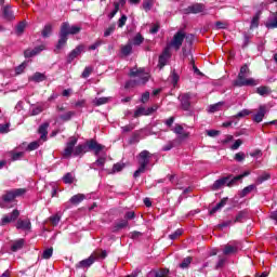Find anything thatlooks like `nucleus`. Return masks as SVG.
Listing matches in <instances>:
<instances>
[{
    "instance_id": "nucleus-1",
    "label": "nucleus",
    "mask_w": 277,
    "mask_h": 277,
    "mask_svg": "<svg viewBox=\"0 0 277 277\" xmlns=\"http://www.w3.org/2000/svg\"><path fill=\"white\" fill-rule=\"evenodd\" d=\"M184 40H185V32H183L182 30H179L173 36V39L168 43L162 54L159 56V61H158L159 68H163V66L168 64V60L172 56V54H170V49H174V51H180L181 47H183Z\"/></svg>"
},
{
    "instance_id": "nucleus-2",
    "label": "nucleus",
    "mask_w": 277,
    "mask_h": 277,
    "mask_svg": "<svg viewBox=\"0 0 277 277\" xmlns=\"http://www.w3.org/2000/svg\"><path fill=\"white\" fill-rule=\"evenodd\" d=\"M171 131L177 135L176 138L173 141H169L163 147L162 150L164 153H168V150H172V148H175V146H181L185 140L189 138V132L185 131L183 126L176 123Z\"/></svg>"
},
{
    "instance_id": "nucleus-3",
    "label": "nucleus",
    "mask_w": 277,
    "mask_h": 277,
    "mask_svg": "<svg viewBox=\"0 0 277 277\" xmlns=\"http://www.w3.org/2000/svg\"><path fill=\"white\" fill-rule=\"evenodd\" d=\"M130 77H135L136 79L130 80L126 83V88H135L137 85H145L148 81V74L144 71V68H133L130 71Z\"/></svg>"
},
{
    "instance_id": "nucleus-4",
    "label": "nucleus",
    "mask_w": 277,
    "mask_h": 277,
    "mask_svg": "<svg viewBox=\"0 0 277 277\" xmlns=\"http://www.w3.org/2000/svg\"><path fill=\"white\" fill-rule=\"evenodd\" d=\"M26 194H27V189L25 188H15V189L6 190L5 194H3L0 199V208L5 209V205H8V202H14L16 198H21V196H25Z\"/></svg>"
},
{
    "instance_id": "nucleus-5",
    "label": "nucleus",
    "mask_w": 277,
    "mask_h": 277,
    "mask_svg": "<svg viewBox=\"0 0 277 277\" xmlns=\"http://www.w3.org/2000/svg\"><path fill=\"white\" fill-rule=\"evenodd\" d=\"M150 151L143 150L138 154V169L134 172V179H137L141 176V174H144L146 172V167L148 163H150Z\"/></svg>"
},
{
    "instance_id": "nucleus-6",
    "label": "nucleus",
    "mask_w": 277,
    "mask_h": 277,
    "mask_svg": "<svg viewBox=\"0 0 277 277\" xmlns=\"http://www.w3.org/2000/svg\"><path fill=\"white\" fill-rule=\"evenodd\" d=\"M70 29H71V26L68 22H64L61 25L60 39L55 50L56 53L57 51H61V49H64V47H66V42H68V36H71Z\"/></svg>"
},
{
    "instance_id": "nucleus-7",
    "label": "nucleus",
    "mask_w": 277,
    "mask_h": 277,
    "mask_svg": "<svg viewBox=\"0 0 277 277\" xmlns=\"http://www.w3.org/2000/svg\"><path fill=\"white\" fill-rule=\"evenodd\" d=\"M248 76H237V79L234 80L233 85L235 88H245V87H250V88H254V85H259V80L254 79V78H247Z\"/></svg>"
},
{
    "instance_id": "nucleus-8",
    "label": "nucleus",
    "mask_w": 277,
    "mask_h": 277,
    "mask_svg": "<svg viewBox=\"0 0 277 277\" xmlns=\"http://www.w3.org/2000/svg\"><path fill=\"white\" fill-rule=\"evenodd\" d=\"M78 138L76 136H70L66 143V147L62 153L64 159H70L75 154V146H77Z\"/></svg>"
},
{
    "instance_id": "nucleus-9",
    "label": "nucleus",
    "mask_w": 277,
    "mask_h": 277,
    "mask_svg": "<svg viewBox=\"0 0 277 277\" xmlns=\"http://www.w3.org/2000/svg\"><path fill=\"white\" fill-rule=\"evenodd\" d=\"M81 53H85V45L79 44L67 56V64H72Z\"/></svg>"
},
{
    "instance_id": "nucleus-10",
    "label": "nucleus",
    "mask_w": 277,
    "mask_h": 277,
    "mask_svg": "<svg viewBox=\"0 0 277 277\" xmlns=\"http://www.w3.org/2000/svg\"><path fill=\"white\" fill-rule=\"evenodd\" d=\"M179 101L181 103L182 109H184V111H189V109L192 107V102H190L192 101V94L190 93L180 94Z\"/></svg>"
},
{
    "instance_id": "nucleus-11",
    "label": "nucleus",
    "mask_w": 277,
    "mask_h": 277,
    "mask_svg": "<svg viewBox=\"0 0 277 277\" xmlns=\"http://www.w3.org/2000/svg\"><path fill=\"white\" fill-rule=\"evenodd\" d=\"M230 181H233V174H229L227 176L216 180L212 185L213 192H217V189H222L224 185L228 187V183H230Z\"/></svg>"
},
{
    "instance_id": "nucleus-12",
    "label": "nucleus",
    "mask_w": 277,
    "mask_h": 277,
    "mask_svg": "<svg viewBox=\"0 0 277 277\" xmlns=\"http://www.w3.org/2000/svg\"><path fill=\"white\" fill-rule=\"evenodd\" d=\"M18 215H21L18 210H13L12 213L5 214L1 220L0 226H6V224L16 222V220H18Z\"/></svg>"
},
{
    "instance_id": "nucleus-13",
    "label": "nucleus",
    "mask_w": 277,
    "mask_h": 277,
    "mask_svg": "<svg viewBox=\"0 0 277 277\" xmlns=\"http://www.w3.org/2000/svg\"><path fill=\"white\" fill-rule=\"evenodd\" d=\"M206 10L205 4L194 3L185 9V14H200Z\"/></svg>"
},
{
    "instance_id": "nucleus-14",
    "label": "nucleus",
    "mask_w": 277,
    "mask_h": 277,
    "mask_svg": "<svg viewBox=\"0 0 277 277\" xmlns=\"http://www.w3.org/2000/svg\"><path fill=\"white\" fill-rule=\"evenodd\" d=\"M94 261H96V256H94L92 253L88 259L82 260L78 264H76V267L78 269H85L88 267H91Z\"/></svg>"
},
{
    "instance_id": "nucleus-15",
    "label": "nucleus",
    "mask_w": 277,
    "mask_h": 277,
    "mask_svg": "<svg viewBox=\"0 0 277 277\" xmlns=\"http://www.w3.org/2000/svg\"><path fill=\"white\" fill-rule=\"evenodd\" d=\"M17 230H31V221L29 219L26 220H17L16 223Z\"/></svg>"
},
{
    "instance_id": "nucleus-16",
    "label": "nucleus",
    "mask_w": 277,
    "mask_h": 277,
    "mask_svg": "<svg viewBox=\"0 0 277 277\" xmlns=\"http://www.w3.org/2000/svg\"><path fill=\"white\" fill-rule=\"evenodd\" d=\"M239 250V247L235 245L227 243L223 248V254L225 256H230V254H237V251Z\"/></svg>"
},
{
    "instance_id": "nucleus-17",
    "label": "nucleus",
    "mask_w": 277,
    "mask_h": 277,
    "mask_svg": "<svg viewBox=\"0 0 277 277\" xmlns=\"http://www.w3.org/2000/svg\"><path fill=\"white\" fill-rule=\"evenodd\" d=\"M87 146H88L89 150H94L95 155H98L101 153V150H103V148H105V146L98 144L94 140L89 141L87 143Z\"/></svg>"
},
{
    "instance_id": "nucleus-18",
    "label": "nucleus",
    "mask_w": 277,
    "mask_h": 277,
    "mask_svg": "<svg viewBox=\"0 0 277 277\" xmlns=\"http://www.w3.org/2000/svg\"><path fill=\"white\" fill-rule=\"evenodd\" d=\"M265 114H267V108L265 106H260L259 111L253 116V122H263Z\"/></svg>"
},
{
    "instance_id": "nucleus-19",
    "label": "nucleus",
    "mask_w": 277,
    "mask_h": 277,
    "mask_svg": "<svg viewBox=\"0 0 277 277\" xmlns=\"http://www.w3.org/2000/svg\"><path fill=\"white\" fill-rule=\"evenodd\" d=\"M246 176H250V171H246L242 174L236 175V176L232 175V180L228 183V187H235V185H237V183H239V181L246 179Z\"/></svg>"
},
{
    "instance_id": "nucleus-20",
    "label": "nucleus",
    "mask_w": 277,
    "mask_h": 277,
    "mask_svg": "<svg viewBox=\"0 0 277 277\" xmlns=\"http://www.w3.org/2000/svg\"><path fill=\"white\" fill-rule=\"evenodd\" d=\"M265 26L267 29H277V12L271 14Z\"/></svg>"
},
{
    "instance_id": "nucleus-21",
    "label": "nucleus",
    "mask_w": 277,
    "mask_h": 277,
    "mask_svg": "<svg viewBox=\"0 0 277 277\" xmlns=\"http://www.w3.org/2000/svg\"><path fill=\"white\" fill-rule=\"evenodd\" d=\"M38 133L41 135L40 140L47 142V136L49 135V122L41 124L38 129Z\"/></svg>"
},
{
    "instance_id": "nucleus-22",
    "label": "nucleus",
    "mask_w": 277,
    "mask_h": 277,
    "mask_svg": "<svg viewBox=\"0 0 277 277\" xmlns=\"http://www.w3.org/2000/svg\"><path fill=\"white\" fill-rule=\"evenodd\" d=\"M41 51H44V45H39L32 50H25L24 56L25 57H34V56L38 55V53H40Z\"/></svg>"
},
{
    "instance_id": "nucleus-23",
    "label": "nucleus",
    "mask_w": 277,
    "mask_h": 277,
    "mask_svg": "<svg viewBox=\"0 0 277 277\" xmlns=\"http://www.w3.org/2000/svg\"><path fill=\"white\" fill-rule=\"evenodd\" d=\"M133 53V44L132 43H127L126 45L121 47V55L123 57H129Z\"/></svg>"
},
{
    "instance_id": "nucleus-24",
    "label": "nucleus",
    "mask_w": 277,
    "mask_h": 277,
    "mask_svg": "<svg viewBox=\"0 0 277 277\" xmlns=\"http://www.w3.org/2000/svg\"><path fill=\"white\" fill-rule=\"evenodd\" d=\"M25 246V240L24 239H18L13 242L11 246L12 252H18V250H23V247Z\"/></svg>"
},
{
    "instance_id": "nucleus-25",
    "label": "nucleus",
    "mask_w": 277,
    "mask_h": 277,
    "mask_svg": "<svg viewBox=\"0 0 277 277\" xmlns=\"http://www.w3.org/2000/svg\"><path fill=\"white\" fill-rule=\"evenodd\" d=\"M83 200H85V195L83 194H77V195H74L70 199H69V202L71 205H79L80 202H83Z\"/></svg>"
},
{
    "instance_id": "nucleus-26",
    "label": "nucleus",
    "mask_w": 277,
    "mask_h": 277,
    "mask_svg": "<svg viewBox=\"0 0 277 277\" xmlns=\"http://www.w3.org/2000/svg\"><path fill=\"white\" fill-rule=\"evenodd\" d=\"M222 107H224V102H219L216 104H212L208 107L209 114H215V111H221Z\"/></svg>"
},
{
    "instance_id": "nucleus-27",
    "label": "nucleus",
    "mask_w": 277,
    "mask_h": 277,
    "mask_svg": "<svg viewBox=\"0 0 277 277\" xmlns=\"http://www.w3.org/2000/svg\"><path fill=\"white\" fill-rule=\"evenodd\" d=\"M261 14H263V12L258 11L255 13V15L252 17L250 29H254V28L259 27V21H261Z\"/></svg>"
},
{
    "instance_id": "nucleus-28",
    "label": "nucleus",
    "mask_w": 277,
    "mask_h": 277,
    "mask_svg": "<svg viewBox=\"0 0 277 277\" xmlns=\"http://www.w3.org/2000/svg\"><path fill=\"white\" fill-rule=\"evenodd\" d=\"M182 57L183 60H189L190 64L194 65V56L192 55V50H187V48H182Z\"/></svg>"
},
{
    "instance_id": "nucleus-29",
    "label": "nucleus",
    "mask_w": 277,
    "mask_h": 277,
    "mask_svg": "<svg viewBox=\"0 0 277 277\" xmlns=\"http://www.w3.org/2000/svg\"><path fill=\"white\" fill-rule=\"evenodd\" d=\"M88 148L87 145H78L74 147V157H81L85 153V149Z\"/></svg>"
},
{
    "instance_id": "nucleus-30",
    "label": "nucleus",
    "mask_w": 277,
    "mask_h": 277,
    "mask_svg": "<svg viewBox=\"0 0 277 277\" xmlns=\"http://www.w3.org/2000/svg\"><path fill=\"white\" fill-rule=\"evenodd\" d=\"M3 17L5 21H14V12H12V9L10 6L3 8Z\"/></svg>"
},
{
    "instance_id": "nucleus-31",
    "label": "nucleus",
    "mask_w": 277,
    "mask_h": 277,
    "mask_svg": "<svg viewBox=\"0 0 277 277\" xmlns=\"http://www.w3.org/2000/svg\"><path fill=\"white\" fill-rule=\"evenodd\" d=\"M256 93L260 94V96H269L272 89L269 87H259Z\"/></svg>"
},
{
    "instance_id": "nucleus-32",
    "label": "nucleus",
    "mask_w": 277,
    "mask_h": 277,
    "mask_svg": "<svg viewBox=\"0 0 277 277\" xmlns=\"http://www.w3.org/2000/svg\"><path fill=\"white\" fill-rule=\"evenodd\" d=\"M269 179H272V174L267 173V172H263L255 181L256 185H261L263 183H265V181H269Z\"/></svg>"
},
{
    "instance_id": "nucleus-33",
    "label": "nucleus",
    "mask_w": 277,
    "mask_h": 277,
    "mask_svg": "<svg viewBox=\"0 0 277 277\" xmlns=\"http://www.w3.org/2000/svg\"><path fill=\"white\" fill-rule=\"evenodd\" d=\"M245 220H248V212L247 211H240L238 212V214L236 215L235 220H234V224H237V222L241 223Z\"/></svg>"
},
{
    "instance_id": "nucleus-34",
    "label": "nucleus",
    "mask_w": 277,
    "mask_h": 277,
    "mask_svg": "<svg viewBox=\"0 0 277 277\" xmlns=\"http://www.w3.org/2000/svg\"><path fill=\"white\" fill-rule=\"evenodd\" d=\"M47 79V76L41 72H35L34 76L30 78V81H35V83H40L41 81H44Z\"/></svg>"
},
{
    "instance_id": "nucleus-35",
    "label": "nucleus",
    "mask_w": 277,
    "mask_h": 277,
    "mask_svg": "<svg viewBox=\"0 0 277 277\" xmlns=\"http://www.w3.org/2000/svg\"><path fill=\"white\" fill-rule=\"evenodd\" d=\"M254 189H256V185L254 184L245 187L240 194V198H246V196H248V194H251V192H254Z\"/></svg>"
},
{
    "instance_id": "nucleus-36",
    "label": "nucleus",
    "mask_w": 277,
    "mask_h": 277,
    "mask_svg": "<svg viewBox=\"0 0 277 277\" xmlns=\"http://www.w3.org/2000/svg\"><path fill=\"white\" fill-rule=\"evenodd\" d=\"M166 274H168V271H150L147 275V277H166Z\"/></svg>"
},
{
    "instance_id": "nucleus-37",
    "label": "nucleus",
    "mask_w": 277,
    "mask_h": 277,
    "mask_svg": "<svg viewBox=\"0 0 277 277\" xmlns=\"http://www.w3.org/2000/svg\"><path fill=\"white\" fill-rule=\"evenodd\" d=\"M109 101H111V97H98L93 100V104L100 107V105H107Z\"/></svg>"
},
{
    "instance_id": "nucleus-38",
    "label": "nucleus",
    "mask_w": 277,
    "mask_h": 277,
    "mask_svg": "<svg viewBox=\"0 0 277 277\" xmlns=\"http://www.w3.org/2000/svg\"><path fill=\"white\" fill-rule=\"evenodd\" d=\"M142 133L140 131H135L132 133L130 140H129V144H137L140 143V137H141Z\"/></svg>"
},
{
    "instance_id": "nucleus-39",
    "label": "nucleus",
    "mask_w": 277,
    "mask_h": 277,
    "mask_svg": "<svg viewBox=\"0 0 277 277\" xmlns=\"http://www.w3.org/2000/svg\"><path fill=\"white\" fill-rule=\"evenodd\" d=\"M50 34H53V25L47 24L41 32L43 38H49Z\"/></svg>"
},
{
    "instance_id": "nucleus-40",
    "label": "nucleus",
    "mask_w": 277,
    "mask_h": 277,
    "mask_svg": "<svg viewBox=\"0 0 277 277\" xmlns=\"http://www.w3.org/2000/svg\"><path fill=\"white\" fill-rule=\"evenodd\" d=\"M144 42V37L142 34H136L135 37L132 39V43L134 47H140Z\"/></svg>"
},
{
    "instance_id": "nucleus-41",
    "label": "nucleus",
    "mask_w": 277,
    "mask_h": 277,
    "mask_svg": "<svg viewBox=\"0 0 277 277\" xmlns=\"http://www.w3.org/2000/svg\"><path fill=\"white\" fill-rule=\"evenodd\" d=\"M153 5H155V0H144L143 1V10L145 12H150V10H153Z\"/></svg>"
},
{
    "instance_id": "nucleus-42",
    "label": "nucleus",
    "mask_w": 277,
    "mask_h": 277,
    "mask_svg": "<svg viewBox=\"0 0 277 277\" xmlns=\"http://www.w3.org/2000/svg\"><path fill=\"white\" fill-rule=\"evenodd\" d=\"M194 259L192 256H187L185 258L182 263H180L179 267H181V269H187V267H189V265H192V261Z\"/></svg>"
},
{
    "instance_id": "nucleus-43",
    "label": "nucleus",
    "mask_w": 277,
    "mask_h": 277,
    "mask_svg": "<svg viewBox=\"0 0 277 277\" xmlns=\"http://www.w3.org/2000/svg\"><path fill=\"white\" fill-rule=\"evenodd\" d=\"M140 116H150L148 113V108L140 107L134 111V118H140Z\"/></svg>"
},
{
    "instance_id": "nucleus-44",
    "label": "nucleus",
    "mask_w": 277,
    "mask_h": 277,
    "mask_svg": "<svg viewBox=\"0 0 277 277\" xmlns=\"http://www.w3.org/2000/svg\"><path fill=\"white\" fill-rule=\"evenodd\" d=\"M128 226H129V221L121 220L118 223H116L114 232L116 233V230H120L122 228H127Z\"/></svg>"
},
{
    "instance_id": "nucleus-45",
    "label": "nucleus",
    "mask_w": 277,
    "mask_h": 277,
    "mask_svg": "<svg viewBox=\"0 0 277 277\" xmlns=\"http://www.w3.org/2000/svg\"><path fill=\"white\" fill-rule=\"evenodd\" d=\"M75 111L69 110L63 115H60L61 120H63L64 122H68V120H70L72 118V116H75Z\"/></svg>"
},
{
    "instance_id": "nucleus-46",
    "label": "nucleus",
    "mask_w": 277,
    "mask_h": 277,
    "mask_svg": "<svg viewBox=\"0 0 277 277\" xmlns=\"http://www.w3.org/2000/svg\"><path fill=\"white\" fill-rule=\"evenodd\" d=\"M64 183L71 185V183H75V175L72 173H66L63 177Z\"/></svg>"
},
{
    "instance_id": "nucleus-47",
    "label": "nucleus",
    "mask_w": 277,
    "mask_h": 277,
    "mask_svg": "<svg viewBox=\"0 0 277 277\" xmlns=\"http://www.w3.org/2000/svg\"><path fill=\"white\" fill-rule=\"evenodd\" d=\"M224 265H226V258L219 255V261L215 265V269H222V267H224Z\"/></svg>"
},
{
    "instance_id": "nucleus-48",
    "label": "nucleus",
    "mask_w": 277,
    "mask_h": 277,
    "mask_svg": "<svg viewBox=\"0 0 277 277\" xmlns=\"http://www.w3.org/2000/svg\"><path fill=\"white\" fill-rule=\"evenodd\" d=\"M10 155L12 157V161H18L19 159H23V156L25 155V153H23V151H18V153L11 151Z\"/></svg>"
},
{
    "instance_id": "nucleus-49",
    "label": "nucleus",
    "mask_w": 277,
    "mask_h": 277,
    "mask_svg": "<svg viewBox=\"0 0 277 277\" xmlns=\"http://www.w3.org/2000/svg\"><path fill=\"white\" fill-rule=\"evenodd\" d=\"M241 78V76H247L250 75V67H248L247 64H245L243 66L240 67V71L238 74Z\"/></svg>"
},
{
    "instance_id": "nucleus-50",
    "label": "nucleus",
    "mask_w": 277,
    "mask_h": 277,
    "mask_svg": "<svg viewBox=\"0 0 277 277\" xmlns=\"http://www.w3.org/2000/svg\"><path fill=\"white\" fill-rule=\"evenodd\" d=\"M27 27V24L25 22H21L17 26H16V34L17 36H21L24 31L25 28Z\"/></svg>"
},
{
    "instance_id": "nucleus-51",
    "label": "nucleus",
    "mask_w": 277,
    "mask_h": 277,
    "mask_svg": "<svg viewBox=\"0 0 277 277\" xmlns=\"http://www.w3.org/2000/svg\"><path fill=\"white\" fill-rule=\"evenodd\" d=\"M93 71H94L93 67H85L84 70L82 71L81 78L88 79V77H90V75H92Z\"/></svg>"
},
{
    "instance_id": "nucleus-52",
    "label": "nucleus",
    "mask_w": 277,
    "mask_h": 277,
    "mask_svg": "<svg viewBox=\"0 0 277 277\" xmlns=\"http://www.w3.org/2000/svg\"><path fill=\"white\" fill-rule=\"evenodd\" d=\"M96 259H107V251L103 250V251H95L92 253Z\"/></svg>"
},
{
    "instance_id": "nucleus-53",
    "label": "nucleus",
    "mask_w": 277,
    "mask_h": 277,
    "mask_svg": "<svg viewBox=\"0 0 277 277\" xmlns=\"http://www.w3.org/2000/svg\"><path fill=\"white\" fill-rule=\"evenodd\" d=\"M135 129V123H130L128 126L121 127V133H131Z\"/></svg>"
},
{
    "instance_id": "nucleus-54",
    "label": "nucleus",
    "mask_w": 277,
    "mask_h": 277,
    "mask_svg": "<svg viewBox=\"0 0 277 277\" xmlns=\"http://www.w3.org/2000/svg\"><path fill=\"white\" fill-rule=\"evenodd\" d=\"M26 68H27V62L22 63L19 66L15 68L16 75H23Z\"/></svg>"
},
{
    "instance_id": "nucleus-55",
    "label": "nucleus",
    "mask_w": 277,
    "mask_h": 277,
    "mask_svg": "<svg viewBox=\"0 0 277 277\" xmlns=\"http://www.w3.org/2000/svg\"><path fill=\"white\" fill-rule=\"evenodd\" d=\"M53 256V248L45 249L42 253V259L49 260Z\"/></svg>"
},
{
    "instance_id": "nucleus-56",
    "label": "nucleus",
    "mask_w": 277,
    "mask_h": 277,
    "mask_svg": "<svg viewBox=\"0 0 277 277\" xmlns=\"http://www.w3.org/2000/svg\"><path fill=\"white\" fill-rule=\"evenodd\" d=\"M38 148H40V141L31 142V143L27 146V150H38Z\"/></svg>"
},
{
    "instance_id": "nucleus-57",
    "label": "nucleus",
    "mask_w": 277,
    "mask_h": 277,
    "mask_svg": "<svg viewBox=\"0 0 277 277\" xmlns=\"http://www.w3.org/2000/svg\"><path fill=\"white\" fill-rule=\"evenodd\" d=\"M122 170H124V163H116L113 167V174H116V172H122Z\"/></svg>"
},
{
    "instance_id": "nucleus-58",
    "label": "nucleus",
    "mask_w": 277,
    "mask_h": 277,
    "mask_svg": "<svg viewBox=\"0 0 277 277\" xmlns=\"http://www.w3.org/2000/svg\"><path fill=\"white\" fill-rule=\"evenodd\" d=\"M183 235V229H176L173 234L169 235V238L174 241V239H179Z\"/></svg>"
},
{
    "instance_id": "nucleus-59",
    "label": "nucleus",
    "mask_w": 277,
    "mask_h": 277,
    "mask_svg": "<svg viewBox=\"0 0 277 277\" xmlns=\"http://www.w3.org/2000/svg\"><path fill=\"white\" fill-rule=\"evenodd\" d=\"M61 220H62V216H60L58 214H55L50 217L51 224H53V226H57Z\"/></svg>"
},
{
    "instance_id": "nucleus-60",
    "label": "nucleus",
    "mask_w": 277,
    "mask_h": 277,
    "mask_svg": "<svg viewBox=\"0 0 277 277\" xmlns=\"http://www.w3.org/2000/svg\"><path fill=\"white\" fill-rule=\"evenodd\" d=\"M235 161L241 162L243 159H246V154L242 151H239L234 157Z\"/></svg>"
},
{
    "instance_id": "nucleus-61",
    "label": "nucleus",
    "mask_w": 277,
    "mask_h": 277,
    "mask_svg": "<svg viewBox=\"0 0 277 277\" xmlns=\"http://www.w3.org/2000/svg\"><path fill=\"white\" fill-rule=\"evenodd\" d=\"M179 74H176V71L173 70L171 74V82L173 83V85H176V83H179Z\"/></svg>"
},
{
    "instance_id": "nucleus-62",
    "label": "nucleus",
    "mask_w": 277,
    "mask_h": 277,
    "mask_svg": "<svg viewBox=\"0 0 277 277\" xmlns=\"http://www.w3.org/2000/svg\"><path fill=\"white\" fill-rule=\"evenodd\" d=\"M246 116H250V110L242 109L234 118H246Z\"/></svg>"
},
{
    "instance_id": "nucleus-63",
    "label": "nucleus",
    "mask_w": 277,
    "mask_h": 277,
    "mask_svg": "<svg viewBox=\"0 0 277 277\" xmlns=\"http://www.w3.org/2000/svg\"><path fill=\"white\" fill-rule=\"evenodd\" d=\"M215 27L216 29H226L228 27V24L226 22H216Z\"/></svg>"
},
{
    "instance_id": "nucleus-64",
    "label": "nucleus",
    "mask_w": 277,
    "mask_h": 277,
    "mask_svg": "<svg viewBox=\"0 0 277 277\" xmlns=\"http://www.w3.org/2000/svg\"><path fill=\"white\" fill-rule=\"evenodd\" d=\"M163 122L169 129H172V126L174 124V117H170L169 119H166Z\"/></svg>"
}]
</instances>
